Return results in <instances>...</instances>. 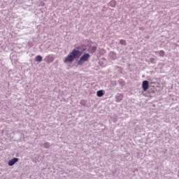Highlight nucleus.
I'll use <instances>...</instances> for the list:
<instances>
[{
  "mask_svg": "<svg viewBox=\"0 0 179 179\" xmlns=\"http://www.w3.org/2000/svg\"><path fill=\"white\" fill-rule=\"evenodd\" d=\"M80 47H76L75 49H73L64 59V62L65 64H71L76 59V58H79L80 55Z\"/></svg>",
  "mask_w": 179,
  "mask_h": 179,
  "instance_id": "1",
  "label": "nucleus"
},
{
  "mask_svg": "<svg viewBox=\"0 0 179 179\" xmlns=\"http://www.w3.org/2000/svg\"><path fill=\"white\" fill-rule=\"evenodd\" d=\"M89 58H90V54L85 53L80 58V60L78 62V64L83 65V64H85V62H87V61H89Z\"/></svg>",
  "mask_w": 179,
  "mask_h": 179,
  "instance_id": "2",
  "label": "nucleus"
},
{
  "mask_svg": "<svg viewBox=\"0 0 179 179\" xmlns=\"http://www.w3.org/2000/svg\"><path fill=\"white\" fill-rule=\"evenodd\" d=\"M142 88L144 92H146L149 89V81L144 80L142 83Z\"/></svg>",
  "mask_w": 179,
  "mask_h": 179,
  "instance_id": "3",
  "label": "nucleus"
},
{
  "mask_svg": "<svg viewBox=\"0 0 179 179\" xmlns=\"http://www.w3.org/2000/svg\"><path fill=\"white\" fill-rule=\"evenodd\" d=\"M45 61L47 64H51V62H54V56L50 55L45 57Z\"/></svg>",
  "mask_w": 179,
  "mask_h": 179,
  "instance_id": "4",
  "label": "nucleus"
},
{
  "mask_svg": "<svg viewBox=\"0 0 179 179\" xmlns=\"http://www.w3.org/2000/svg\"><path fill=\"white\" fill-rule=\"evenodd\" d=\"M17 162H19V159L13 158L8 162V166H13V164H15V163H17Z\"/></svg>",
  "mask_w": 179,
  "mask_h": 179,
  "instance_id": "5",
  "label": "nucleus"
},
{
  "mask_svg": "<svg viewBox=\"0 0 179 179\" xmlns=\"http://www.w3.org/2000/svg\"><path fill=\"white\" fill-rule=\"evenodd\" d=\"M35 61L36 62H41V61H43V57H41V55H37L36 57H35Z\"/></svg>",
  "mask_w": 179,
  "mask_h": 179,
  "instance_id": "6",
  "label": "nucleus"
},
{
  "mask_svg": "<svg viewBox=\"0 0 179 179\" xmlns=\"http://www.w3.org/2000/svg\"><path fill=\"white\" fill-rule=\"evenodd\" d=\"M96 96H98V97H102V96H104V92H103V90H99L96 92Z\"/></svg>",
  "mask_w": 179,
  "mask_h": 179,
  "instance_id": "7",
  "label": "nucleus"
},
{
  "mask_svg": "<svg viewBox=\"0 0 179 179\" xmlns=\"http://www.w3.org/2000/svg\"><path fill=\"white\" fill-rule=\"evenodd\" d=\"M96 50H97V47L93 46V47L91 48L90 52H92V54H93L94 52H96Z\"/></svg>",
  "mask_w": 179,
  "mask_h": 179,
  "instance_id": "8",
  "label": "nucleus"
},
{
  "mask_svg": "<svg viewBox=\"0 0 179 179\" xmlns=\"http://www.w3.org/2000/svg\"><path fill=\"white\" fill-rule=\"evenodd\" d=\"M110 5L112 6V8H114L116 5L115 1H111Z\"/></svg>",
  "mask_w": 179,
  "mask_h": 179,
  "instance_id": "9",
  "label": "nucleus"
},
{
  "mask_svg": "<svg viewBox=\"0 0 179 179\" xmlns=\"http://www.w3.org/2000/svg\"><path fill=\"white\" fill-rule=\"evenodd\" d=\"M165 54L166 53L164 52V50H161L159 52V55H160V57H164Z\"/></svg>",
  "mask_w": 179,
  "mask_h": 179,
  "instance_id": "10",
  "label": "nucleus"
},
{
  "mask_svg": "<svg viewBox=\"0 0 179 179\" xmlns=\"http://www.w3.org/2000/svg\"><path fill=\"white\" fill-rule=\"evenodd\" d=\"M120 43L122 44V45H125V44H127V42H125V40L122 39L120 40Z\"/></svg>",
  "mask_w": 179,
  "mask_h": 179,
  "instance_id": "11",
  "label": "nucleus"
},
{
  "mask_svg": "<svg viewBox=\"0 0 179 179\" xmlns=\"http://www.w3.org/2000/svg\"><path fill=\"white\" fill-rule=\"evenodd\" d=\"M85 50H86L85 49L83 50V51H85Z\"/></svg>",
  "mask_w": 179,
  "mask_h": 179,
  "instance_id": "12",
  "label": "nucleus"
}]
</instances>
